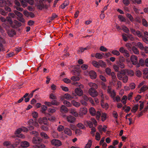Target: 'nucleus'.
<instances>
[{
	"label": "nucleus",
	"mask_w": 148,
	"mask_h": 148,
	"mask_svg": "<svg viewBox=\"0 0 148 148\" xmlns=\"http://www.w3.org/2000/svg\"><path fill=\"white\" fill-rule=\"evenodd\" d=\"M42 139L38 137H35L33 138L32 140L33 143L36 144L37 145L33 146V148H45V145L40 143Z\"/></svg>",
	"instance_id": "nucleus-1"
},
{
	"label": "nucleus",
	"mask_w": 148,
	"mask_h": 148,
	"mask_svg": "<svg viewBox=\"0 0 148 148\" xmlns=\"http://www.w3.org/2000/svg\"><path fill=\"white\" fill-rule=\"evenodd\" d=\"M77 87L75 90V92L79 96H81L83 93V92L81 88H83V85L77 82H75V87Z\"/></svg>",
	"instance_id": "nucleus-2"
},
{
	"label": "nucleus",
	"mask_w": 148,
	"mask_h": 148,
	"mask_svg": "<svg viewBox=\"0 0 148 148\" xmlns=\"http://www.w3.org/2000/svg\"><path fill=\"white\" fill-rule=\"evenodd\" d=\"M89 111L90 114L92 116H95L96 115V118L97 119H99L101 114L99 111H97L96 112L95 109L93 107H91L89 108Z\"/></svg>",
	"instance_id": "nucleus-3"
},
{
	"label": "nucleus",
	"mask_w": 148,
	"mask_h": 148,
	"mask_svg": "<svg viewBox=\"0 0 148 148\" xmlns=\"http://www.w3.org/2000/svg\"><path fill=\"white\" fill-rule=\"evenodd\" d=\"M105 72L107 75L111 76L112 81L114 82H116L117 81V78L116 75L114 72H111V70L110 68H106L105 69Z\"/></svg>",
	"instance_id": "nucleus-4"
},
{
	"label": "nucleus",
	"mask_w": 148,
	"mask_h": 148,
	"mask_svg": "<svg viewBox=\"0 0 148 148\" xmlns=\"http://www.w3.org/2000/svg\"><path fill=\"white\" fill-rule=\"evenodd\" d=\"M13 1L12 0H0V6L2 7L6 5L12 6Z\"/></svg>",
	"instance_id": "nucleus-5"
},
{
	"label": "nucleus",
	"mask_w": 148,
	"mask_h": 148,
	"mask_svg": "<svg viewBox=\"0 0 148 148\" xmlns=\"http://www.w3.org/2000/svg\"><path fill=\"white\" fill-rule=\"evenodd\" d=\"M130 60L132 64L138 67L140 66L138 62V58L133 55H132L130 57Z\"/></svg>",
	"instance_id": "nucleus-6"
},
{
	"label": "nucleus",
	"mask_w": 148,
	"mask_h": 148,
	"mask_svg": "<svg viewBox=\"0 0 148 148\" xmlns=\"http://www.w3.org/2000/svg\"><path fill=\"white\" fill-rule=\"evenodd\" d=\"M1 21L5 23L7 22L9 23L10 26L12 27H13V21L11 19V18L10 17L8 16L5 18L4 17L2 16H0Z\"/></svg>",
	"instance_id": "nucleus-7"
},
{
	"label": "nucleus",
	"mask_w": 148,
	"mask_h": 148,
	"mask_svg": "<svg viewBox=\"0 0 148 148\" xmlns=\"http://www.w3.org/2000/svg\"><path fill=\"white\" fill-rule=\"evenodd\" d=\"M8 5L5 6V10L2 9H0V14L3 15H6L8 13V12H10L11 11L10 8L8 7Z\"/></svg>",
	"instance_id": "nucleus-8"
},
{
	"label": "nucleus",
	"mask_w": 148,
	"mask_h": 148,
	"mask_svg": "<svg viewBox=\"0 0 148 148\" xmlns=\"http://www.w3.org/2000/svg\"><path fill=\"white\" fill-rule=\"evenodd\" d=\"M88 92L89 95L92 97H96L98 95L97 92L95 89H89Z\"/></svg>",
	"instance_id": "nucleus-9"
},
{
	"label": "nucleus",
	"mask_w": 148,
	"mask_h": 148,
	"mask_svg": "<svg viewBox=\"0 0 148 148\" xmlns=\"http://www.w3.org/2000/svg\"><path fill=\"white\" fill-rule=\"evenodd\" d=\"M21 132L22 130L21 128H19L15 132V134H18L16 136L17 137L21 138H25V136L24 135L21 134H20V133Z\"/></svg>",
	"instance_id": "nucleus-10"
},
{
	"label": "nucleus",
	"mask_w": 148,
	"mask_h": 148,
	"mask_svg": "<svg viewBox=\"0 0 148 148\" xmlns=\"http://www.w3.org/2000/svg\"><path fill=\"white\" fill-rule=\"evenodd\" d=\"M52 144L56 146H59L61 145V142L59 140L53 139L51 141Z\"/></svg>",
	"instance_id": "nucleus-11"
},
{
	"label": "nucleus",
	"mask_w": 148,
	"mask_h": 148,
	"mask_svg": "<svg viewBox=\"0 0 148 148\" xmlns=\"http://www.w3.org/2000/svg\"><path fill=\"white\" fill-rule=\"evenodd\" d=\"M73 97L68 94H66L63 96L61 97V100L62 101L64 100V99L68 100H71Z\"/></svg>",
	"instance_id": "nucleus-12"
},
{
	"label": "nucleus",
	"mask_w": 148,
	"mask_h": 148,
	"mask_svg": "<svg viewBox=\"0 0 148 148\" xmlns=\"http://www.w3.org/2000/svg\"><path fill=\"white\" fill-rule=\"evenodd\" d=\"M89 75L90 78L92 79L96 78L97 76L96 73L93 71H91L90 72Z\"/></svg>",
	"instance_id": "nucleus-13"
},
{
	"label": "nucleus",
	"mask_w": 148,
	"mask_h": 148,
	"mask_svg": "<svg viewBox=\"0 0 148 148\" xmlns=\"http://www.w3.org/2000/svg\"><path fill=\"white\" fill-rule=\"evenodd\" d=\"M80 71L79 69H77V71L75 70V75H77V76H75V81H78L79 79V74Z\"/></svg>",
	"instance_id": "nucleus-14"
},
{
	"label": "nucleus",
	"mask_w": 148,
	"mask_h": 148,
	"mask_svg": "<svg viewBox=\"0 0 148 148\" xmlns=\"http://www.w3.org/2000/svg\"><path fill=\"white\" fill-rule=\"evenodd\" d=\"M101 105L102 107L106 110H107L108 108V104L106 103H104L103 99H102L101 101Z\"/></svg>",
	"instance_id": "nucleus-15"
},
{
	"label": "nucleus",
	"mask_w": 148,
	"mask_h": 148,
	"mask_svg": "<svg viewBox=\"0 0 148 148\" xmlns=\"http://www.w3.org/2000/svg\"><path fill=\"white\" fill-rule=\"evenodd\" d=\"M88 85L91 87L90 89L95 90L98 88L97 85L95 83L90 82L88 84Z\"/></svg>",
	"instance_id": "nucleus-16"
},
{
	"label": "nucleus",
	"mask_w": 148,
	"mask_h": 148,
	"mask_svg": "<svg viewBox=\"0 0 148 148\" xmlns=\"http://www.w3.org/2000/svg\"><path fill=\"white\" fill-rule=\"evenodd\" d=\"M39 4L37 5V8L38 9L42 10L44 8V5L42 1L41 0L39 1Z\"/></svg>",
	"instance_id": "nucleus-17"
},
{
	"label": "nucleus",
	"mask_w": 148,
	"mask_h": 148,
	"mask_svg": "<svg viewBox=\"0 0 148 148\" xmlns=\"http://www.w3.org/2000/svg\"><path fill=\"white\" fill-rule=\"evenodd\" d=\"M125 75V73L124 71L123 72L121 73L120 72H119L117 74V76L118 78L120 80H122L123 77V76Z\"/></svg>",
	"instance_id": "nucleus-18"
},
{
	"label": "nucleus",
	"mask_w": 148,
	"mask_h": 148,
	"mask_svg": "<svg viewBox=\"0 0 148 148\" xmlns=\"http://www.w3.org/2000/svg\"><path fill=\"white\" fill-rule=\"evenodd\" d=\"M106 128L107 127L106 125H104L103 127L101 125L99 126L98 127V129L99 131L100 132H101L102 131L104 132H105L106 131Z\"/></svg>",
	"instance_id": "nucleus-19"
},
{
	"label": "nucleus",
	"mask_w": 148,
	"mask_h": 148,
	"mask_svg": "<svg viewBox=\"0 0 148 148\" xmlns=\"http://www.w3.org/2000/svg\"><path fill=\"white\" fill-rule=\"evenodd\" d=\"M84 124L86 126H89L90 128L93 127V124L90 121L85 120L84 121Z\"/></svg>",
	"instance_id": "nucleus-20"
},
{
	"label": "nucleus",
	"mask_w": 148,
	"mask_h": 148,
	"mask_svg": "<svg viewBox=\"0 0 148 148\" xmlns=\"http://www.w3.org/2000/svg\"><path fill=\"white\" fill-rule=\"evenodd\" d=\"M60 111L62 112L66 113L68 111V109L64 105H62L61 107Z\"/></svg>",
	"instance_id": "nucleus-21"
},
{
	"label": "nucleus",
	"mask_w": 148,
	"mask_h": 148,
	"mask_svg": "<svg viewBox=\"0 0 148 148\" xmlns=\"http://www.w3.org/2000/svg\"><path fill=\"white\" fill-rule=\"evenodd\" d=\"M132 49L134 53L135 54L138 55L139 54V50L135 46L132 47Z\"/></svg>",
	"instance_id": "nucleus-22"
},
{
	"label": "nucleus",
	"mask_w": 148,
	"mask_h": 148,
	"mask_svg": "<svg viewBox=\"0 0 148 148\" xmlns=\"http://www.w3.org/2000/svg\"><path fill=\"white\" fill-rule=\"evenodd\" d=\"M74 117L73 116L69 115L67 117V121L69 122L73 123L74 121Z\"/></svg>",
	"instance_id": "nucleus-23"
},
{
	"label": "nucleus",
	"mask_w": 148,
	"mask_h": 148,
	"mask_svg": "<svg viewBox=\"0 0 148 148\" xmlns=\"http://www.w3.org/2000/svg\"><path fill=\"white\" fill-rule=\"evenodd\" d=\"M21 145L23 147H27L29 146V143L27 141H24L21 143Z\"/></svg>",
	"instance_id": "nucleus-24"
},
{
	"label": "nucleus",
	"mask_w": 148,
	"mask_h": 148,
	"mask_svg": "<svg viewBox=\"0 0 148 148\" xmlns=\"http://www.w3.org/2000/svg\"><path fill=\"white\" fill-rule=\"evenodd\" d=\"M139 105L138 104L135 105L132 107L131 111L134 113H135L138 110Z\"/></svg>",
	"instance_id": "nucleus-25"
},
{
	"label": "nucleus",
	"mask_w": 148,
	"mask_h": 148,
	"mask_svg": "<svg viewBox=\"0 0 148 148\" xmlns=\"http://www.w3.org/2000/svg\"><path fill=\"white\" fill-rule=\"evenodd\" d=\"M136 46L138 47L140 50H143L144 49V47L143 44L140 42H138L137 43Z\"/></svg>",
	"instance_id": "nucleus-26"
},
{
	"label": "nucleus",
	"mask_w": 148,
	"mask_h": 148,
	"mask_svg": "<svg viewBox=\"0 0 148 148\" xmlns=\"http://www.w3.org/2000/svg\"><path fill=\"white\" fill-rule=\"evenodd\" d=\"M99 68L100 66L102 67H105L106 64L102 60H100L99 61Z\"/></svg>",
	"instance_id": "nucleus-27"
},
{
	"label": "nucleus",
	"mask_w": 148,
	"mask_h": 148,
	"mask_svg": "<svg viewBox=\"0 0 148 148\" xmlns=\"http://www.w3.org/2000/svg\"><path fill=\"white\" fill-rule=\"evenodd\" d=\"M40 136L43 138H44L46 139H48L49 137L45 133L42 132L40 133Z\"/></svg>",
	"instance_id": "nucleus-28"
},
{
	"label": "nucleus",
	"mask_w": 148,
	"mask_h": 148,
	"mask_svg": "<svg viewBox=\"0 0 148 148\" xmlns=\"http://www.w3.org/2000/svg\"><path fill=\"white\" fill-rule=\"evenodd\" d=\"M64 133L70 136L71 135V130L68 128H65L64 130Z\"/></svg>",
	"instance_id": "nucleus-29"
},
{
	"label": "nucleus",
	"mask_w": 148,
	"mask_h": 148,
	"mask_svg": "<svg viewBox=\"0 0 148 148\" xmlns=\"http://www.w3.org/2000/svg\"><path fill=\"white\" fill-rule=\"evenodd\" d=\"M122 29L123 31L127 33H128L129 32V30L128 28H127L124 25H122L121 26Z\"/></svg>",
	"instance_id": "nucleus-30"
},
{
	"label": "nucleus",
	"mask_w": 148,
	"mask_h": 148,
	"mask_svg": "<svg viewBox=\"0 0 148 148\" xmlns=\"http://www.w3.org/2000/svg\"><path fill=\"white\" fill-rule=\"evenodd\" d=\"M16 34L15 31L13 29H12L8 32V34L10 36L12 37Z\"/></svg>",
	"instance_id": "nucleus-31"
},
{
	"label": "nucleus",
	"mask_w": 148,
	"mask_h": 148,
	"mask_svg": "<svg viewBox=\"0 0 148 148\" xmlns=\"http://www.w3.org/2000/svg\"><path fill=\"white\" fill-rule=\"evenodd\" d=\"M127 99V96L126 95H124L121 101L123 104H125L126 103Z\"/></svg>",
	"instance_id": "nucleus-32"
},
{
	"label": "nucleus",
	"mask_w": 148,
	"mask_h": 148,
	"mask_svg": "<svg viewBox=\"0 0 148 148\" xmlns=\"http://www.w3.org/2000/svg\"><path fill=\"white\" fill-rule=\"evenodd\" d=\"M92 64L95 67L97 68H99V62H98L94 60L92 61Z\"/></svg>",
	"instance_id": "nucleus-33"
},
{
	"label": "nucleus",
	"mask_w": 148,
	"mask_h": 148,
	"mask_svg": "<svg viewBox=\"0 0 148 148\" xmlns=\"http://www.w3.org/2000/svg\"><path fill=\"white\" fill-rule=\"evenodd\" d=\"M126 16L131 21L133 22L134 21V18L130 14L127 13L126 14Z\"/></svg>",
	"instance_id": "nucleus-34"
},
{
	"label": "nucleus",
	"mask_w": 148,
	"mask_h": 148,
	"mask_svg": "<svg viewBox=\"0 0 148 148\" xmlns=\"http://www.w3.org/2000/svg\"><path fill=\"white\" fill-rule=\"evenodd\" d=\"M92 142L91 140H89L88 143L85 147V148H90L92 145Z\"/></svg>",
	"instance_id": "nucleus-35"
},
{
	"label": "nucleus",
	"mask_w": 148,
	"mask_h": 148,
	"mask_svg": "<svg viewBox=\"0 0 148 148\" xmlns=\"http://www.w3.org/2000/svg\"><path fill=\"white\" fill-rule=\"evenodd\" d=\"M88 47H80L79 48V49L77 50V52L79 53V52L82 53L83 52L84 50L88 49Z\"/></svg>",
	"instance_id": "nucleus-36"
},
{
	"label": "nucleus",
	"mask_w": 148,
	"mask_h": 148,
	"mask_svg": "<svg viewBox=\"0 0 148 148\" xmlns=\"http://www.w3.org/2000/svg\"><path fill=\"white\" fill-rule=\"evenodd\" d=\"M14 13L16 15H17L18 17H23V15L21 12H18L17 10H15Z\"/></svg>",
	"instance_id": "nucleus-37"
},
{
	"label": "nucleus",
	"mask_w": 148,
	"mask_h": 148,
	"mask_svg": "<svg viewBox=\"0 0 148 148\" xmlns=\"http://www.w3.org/2000/svg\"><path fill=\"white\" fill-rule=\"evenodd\" d=\"M117 64L119 67L121 68H123L125 67L124 64L121 61H119L117 63Z\"/></svg>",
	"instance_id": "nucleus-38"
},
{
	"label": "nucleus",
	"mask_w": 148,
	"mask_h": 148,
	"mask_svg": "<svg viewBox=\"0 0 148 148\" xmlns=\"http://www.w3.org/2000/svg\"><path fill=\"white\" fill-rule=\"evenodd\" d=\"M95 57L98 59H101L102 58L103 56L101 54L99 53H97L96 54Z\"/></svg>",
	"instance_id": "nucleus-39"
},
{
	"label": "nucleus",
	"mask_w": 148,
	"mask_h": 148,
	"mask_svg": "<svg viewBox=\"0 0 148 148\" xmlns=\"http://www.w3.org/2000/svg\"><path fill=\"white\" fill-rule=\"evenodd\" d=\"M142 23L143 25L145 27H147L148 25L147 22L144 18L142 19Z\"/></svg>",
	"instance_id": "nucleus-40"
},
{
	"label": "nucleus",
	"mask_w": 148,
	"mask_h": 148,
	"mask_svg": "<svg viewBox=\"0 0 148 148\" xmlns=\"http://www.w3.org/2000/svg\"><path fill=\"white\" fill-rule=\"evenodd\" d=\"M112 53L114 55L118 56L120 55L119 51L116 50H113L112 52Z\"/></svg>",
	"instance_id": "nucleus-41"
},
{
	"label": "nucleus",
	"mask_w": 148,
	"mask_h": 148,
	"mask_svg": "<svg viewBox=\"0 0 148 148\" xmlns=\"http://www.w3.org/2000/svg\"><path fill=\"white\" fill-rule=\"evenodd\" d=\"M106 114L105 113H103L101 116L102 121H105L106 119Z\"/></svg>",
	"instance_id": "nucleus-42"
},
{
	"label": "nucleus",
	"mask_w": 148,
	"mask_h": 148,
	"mask_svg": "<svg viewBox=\"0 0 148 148\" xmlns=\"http://www.w3.org/2000/svg\"><path fill=\"white\" fill-rule=\"evenodd\" d=\"M56 99H54L51 101L52 104V105L55 106H58L60 104V103L57 101Z\"/></svg>",
	"instance_id": "nucleus-43"
},
{
	"label": "nucleus",
	"mask_w": 148,
	"mask_h": 148,
	"mask_svg": "<svg viewBox=\"0 0 148 148\" xmlns=\"http://www.w3.org/2000/svg\"><path fill=\"white\" fill-rule=\"evenodd\" d=\"M64 129V126L62 125H60L58 126L57 128L59 132H61Z\"/></svg>",
	"instance_id": "nucleus-44"
},
{
	"label": "nucleus",
	"mask_w": 148,
	"mask_h": 148,
	"mask_svg": "<svg viewBox=\"0 0 148 148\" xmlns=\"http://www.w3.org/2000/svg\"><path fill=\"white\" fill-rule=\"evenodd\" d=\"M47 107L45 105L42 106L41 111L42 113H45V111L47 109Z\"/></svg>",
	"instance_id": "nucleus-45"
},
{
	"label": "nucleus",
	"mask_w": 148,
	"mask_h": 148,
	"mask_svg": "<svg viewBox=\"0 0 148 148\" xmlns=\"http://www.w3.org/2000/svg\"><path fill=\"white\" fill-rule=\"evenodd\" d=\"M20 142V140L19 139H17L16 140L15 142V143L13 144L12 145L14 146V147L16 146V145H18Z\"/></svg>",
	"instance_id": "nucleus-46"
},
{
	"label": "nucleus",
	"mask_w": 148,
	"mask_h": 148,
	"mask_svg": "<svg viewBox=\"0 0 148 148\" xmlns=\"http://www.w3.org/2000/svg\"><path fill=\"white\" fill-rule=\"evenodd\" d=\"M135 86L136 85L134 83H132L129 85V87L131 89H134Z\"/></svg>",
	"instance_id": "nucleus-47"
},
{
	"label": "nucleus",
	"mask_w": 148,
	"mask_h": 148,
	"mask_svg": "<svg viewBox=\"0 0 148 148\" xmlns=\"http://www.w3.org/2000/svg\"><path fill=\"white\" fill-rule=\"evenodd\" d=\"M110 94V96L112 98L114 99L116 96V93L114 90H112L111 92L109 93Z\"/></svg>",
	"instance_id": "nucleus-48"
},
{
	"label": "nucleus",
	"mask_w": 148,
	"mask_h": 148,
	"mask_svg": "<svg viewBox=\"0 0 148 148\" xmlns=\"http://www.w3.org/2000/svg\"><path fill=\"white\" fill-rule=\"evenodd\" d=\"M23 14L27 17H29V16L30 12L25 10L23 12Z\"/></svg>",
	"instance_id": "nucleus-49"
},
{
	"label": "nucleus",
	"mask_w": 148,
	"mask_h": 148,
	"mask_svg": "<svg viewBox=\"0 0 148 148\" xmlns=\"http://www.w3.org/2000/svg\"><path fill=\"white\" fill-rule=\"evenodd\" d=\"M77 127L81 129H83L85 128L84 126L81 123H79L77 125Z\"/></svg>",
	"instance_id": "nucleus-50"
},
{
	"label": "nucleus",
	"mask_w": 148,
	"mask_h": 148,
	"mask_svg": "<svg viewBox=\"0 0 148 148\" xmlns=\"http://www.w3.org/2000/svg\"><path fill=\"white\" fill-rule=\"evenodd\" d=\"M101 136L99 133L97 132L95 135V139L97 140H99Z\"/></svg>",
	"instance_id": "nucleus-51"
},
{
	"label": "nucleus",
	"mask_w": 148,
	"mask_h": 148,
	"mask_svg": "<svg viewBox=\"0 0 148 148\" xmlns=\"http://www.w3.org/2000/svg\"><path fill=\"white\" fill-rule=\"evenodd\" d=\"M123 2L126 6L128 5L130 3L129 0H123Z\"/></svg>",
	"instance_id": "nucleus-52"
},
{
	"label": "nucleus",
	"mask_w": 148,
	"mask_h": 148,
	"mask_svg": "<svg viewBox=\"0 0 148 148\" xmlns=\"http://www.w3.org/2000/svg\"><path fill=\"white\" fill-rule=\"evenodd\" d=\"M136 75L137 76L140 77L142 75V73L140 71L138 70L136 72Z\"/></svg>",
	"instance_id": "nucleus-53"
},
{
	"label": "nucleus",
	"mask_w": 148,
	"mask_h": 148,
	"mask_svg": "<svg viewBox=\"0 0 148 148\" xmlns=\"http://www.w3.org/2000/svg\"><path fill=\"white\" fill-rule=\"evenodd\" d=\"M147 87L146 86L144 85L140 89H141V92H144L147 90Z\"/></svg>",
	"instance_id": "nucleus-54"
},
{
	"label": "nucleus",
	"mask_w": 148,
	"mask_h": 148,
	"mask_svg": "<svg viewBox=\"0 0 148 148\" xmlns=\"http://www.w3.org/2000/svg\"><path fill=\"white\" fill-rule=\"evenodd\" d=\"M128 79V77L127 76H123L122 80H123V82L124 83H126L127 82Z\"/></svg>",
	"instance_id": "nucleus-55"
},
{
	"label": "nucleus",
	"mask_w": 148,
	"mask_h": 148,
	"mask_svg": "<svg viewBox=\"0 0 148 148\" xmlns=\"http://www.w3.org/2000/svg\"><path fill=\"white\" fill-rule=\"evenodd\" d=\"M100 50L101 51L104 52L108 50L107 49L103 46H101L100 48Z\"/></svg>",
	"instance_id": "nucleus-56"
},
{
	"label": "nucleus",
	"mask_w": 148,
	"mask_h": 148,
	"mask_svg": "<svg viewBox=\"0 0 148 148\" xmlns=\"http://www.w3.org/2000/svg\"><path fill=\"white\" fill-rule=\"evenodd\" d=\"M63 80L64 82L67 84L70 83L71 82V80L70 79L66 78L63 79Z\"/></svg>",
	"instance_id": "nucleus-57"
},
{
	"label": "nucleus",
	"mask_w": 148,
	"mask_h": 148,
	"mask_svg": "<svg viewBox=\"0 0 148 148\" xmlns=\"http://www.w3.org/2000/svg\"><path fill=\"white\" fill-rule=\"evenodd\" d=\"M123 55L127 57H129L130 56V54L127 50H126V51L125 52L123 53Z\"/></svg>",
	"instance_id": "nucleus-58"
},
{
	"label": "nucleus",
	"mask_w": 148,
	"mask_h": 148,
	"mask_svg": "<svg viewBox=\"0 0 148 148\" xmlns=\"http://www.w3.org/2000/svg\"><path fill=\"white\" fill-rule=\"evenodd\" d=\"M125 47L127 48L128 50H130L131 48V45L130 43H127L125 44Z\"/></svg>",
	"instance_id": "nucleus-59"
},
{
	"label": "nucleus",
	"mask_w": 148,
	"mask_h": 148,
	"mask_svg": "<svg viewBox=\"0 0 148 148\" xmlns=\"http://www.w3.org/2000/svg\"><path fill=\"white\" fill-rule=\"evenodd\" d=\"M126 50H127L125 49L123 47H121L119 49V51L122 53H123L125 52Z\"/></svg>",
	"instance_id": "nucleus-60"
},
{
	"label": "nucleus",
	"mask_w": 148,
	"mask_h": 148,
	"mask_svg": "<svg viewBox=\"0 0 148 148\" xmlns=\"http://www.w3.org/2000/svg\"><path fill=\"white\" fill-rule=\"evenodd\" d=\"M63 103L64 104L66 105L67 107H70L71 105V103L67 101H64Z\"/></svg>",
	"instance_id": "nucleus-61"
},
{
	"label": "nucleus",
	"mask_w": 148,
	"mask_h": 148,
	"mask_svg": "<svg viewBox=\"0 0 148 148\" xmlns=\"http://www.w3.org/2000/svg\"><path fill=\"white\" fill-rule=\"evenodd\" d=\"M88 66L86 64H83L81 66V68L84 70H86L88 68Z\"/></svg>",
	"instance_id": "nucleus-62"
},
{
	"label": "nucleus",
	"mask_w": 148,
	"mask_h": 148,
	"mask_svg": "<svg viewBox=\"0 0 148 148\" xmlns=\"http://www.w3.org/2000/svg\"><path fill=\"white\" fill-rule=\"evenodd\" d=\"M49 97L51 99H57L56 97L52 93H51L50 94Z\"/></svg>",
	"instance_id": "nucleus-63"
},
{
	"label": "nucleus",
	"mask_w": 148,
	"mask_h": 148,
	"mask_svg": "<svg viewBox=\"0 0 148 148\" xmlns=\"http://www.w3.org/2000/svg\"><path fill=\"white\" fill-rule=\"evenodd\" d=\"M113 67L114 69L117 72L118 71L119 69V67L117 65H114L113 66Z\"/></svg>",
	"instance_id": "nucleus-64"
}]
</instances>
